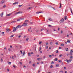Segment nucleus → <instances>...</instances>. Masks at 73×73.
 <instances>
[{
  "mask_svg": "<svg viewBox=\"0 0 73 73\" xmlns=\"http://www.w3.org/2000/svg\"><path fill=\"white\" fill-rule=\"evenodd\" d=\"M22 27H23V26L22 25H19L16 27V28H17L16 29H17L18 28H21Z\"/></svg>",
  "mask_w": 73,
  "mask_h": 73,
  "instance_id": "obj_1",
  "label": "nucleus"
},
{
  "mask_svg": "<svg viewBox=\"0 0 73 73\" xmlns=\"http://www.w3.org/2000/svg\"><path fill=\"white\" fill-rule=\"evenodd\" d=\"M28 25V23H27L25 22L22 24V26L26 27Z\"/></svg>",
  "mask_w": 73,
  "mask_h": 73,
  "instance_id": "obj_2",
  "label": "nucleus"
},
{
  "mask_svg": "<svg viewBox=\"0 0 73 73\" xmlns=\"http://www.w3.org/2000/svg\"><path fill=\"white\" fill-rule=\"evenodd\" d=\"M64 21V19L62 18V19L60 21V23H62Z\"/></svg>",
  "mask_w": 73,
  "mask_h": 73,
  "instance_id": "obj_3",
  "label": "nucleus"
},
{
  "mask_svg": "<svg viewBox=\"0 0 73 73\" xmlns=\"http://www.w3.org/2000/svg\"><path fill=\"white\" fill-rule=\"evenodd\" d=\"M22 13V12L21 11H19L18 12H17L16 13H15L14 14V15H16L17 14H19V13Z\"/></svg>",
  "mask_w": 73,
  "mask_h": 73,
  "instance_id": "obj_4",
  "label": "nucleus"
},
{
  "mask_svg": "<svg viewBox=\"0 0 73 73\" xmlns=\"http://www.w3.org/2000/svg\"><path fill=\"white\" fill-rule=\"evenodd\" d=\"M72 61V60L71 59H70L69 60H67V61H66V62H68V63H69V62H71Z\"/></svg>",
  "mask_w": 73,
  "mask_h": 73,
  "instance_id": "obj_5",
  "label": "nucleus"
},
{
  "mask_svg": "<svg viewBox=\"0 0 73 73\" xmlns=\"http://www.w3.org/2000/svg\"><path fill=\"white\" fill-rule=\"evenodd\" d=\"M16 31V29L15 27H13V32H15Z\"/></svg>",
  "mask_w": 73,
  "mask_h": 73,
  "instance_id": "obj_6",
  "label": "nucleus"
},
{
  "mask_svg": "<svg viewBox=\"0 0 73 73\" xmlns=\"http://www.w3.org/2000/svg\"><path fill=\"white\" fill-rule=\"evenodd\" d=\"M5 3V1L3 0L1 2V4H3V3Z\"/></svg>",
  "mask_w": 73,
  "mask_h": 73,
  "instance_id": "obj_7",
  "label": "nucleus"
},
{
  "mask_svg": "<svg viewBox=\"0 0 73 73\" xmlns=\"http://www.w3.org/2000/svg\"><path fill=\"white\" fill-rule=\"evenodd\" d=\"M10 31V30H9V29L8 28H7L6 29V32H9Z\"/></svg>",
  "mask_w": 73,
  "mask_h": 73,
  "instance_id": "obj_8",
  "label": "nucleus"
},
{
  "mask_svg": "<svg viewBox=\"0 0 73 73\" xmlns=\"http://www.w3.org/2000/svg\"><path fill=\"white\" fill-rule=\"evenodd\" d=\"M37 60L38 61L41 60H42V58H38L37 59Z\"/></svg>",
  "mask_w": 73,
  "mask_h": 73,
  "instance_id": "obj_9",
  "label": "nucleus"
},
{
  "mask_svg": "<svg viewBox=\"0 0 73 73\" xmlns=\"http://www.w3.org/2000/svg\"><path fill=\"white\" fill-rule=\"evenodd\" d=\"M23 19L22 18H20V19H17V21H20V20H23Z\"/></svg>",
  "mask_w": 73,
  "mask_h": 73,
  "instance_id": "obj_10",
  "label": "nucleus"
},
{
  "mask_svg": "<svg viewBox=\"0 0 73 73\" xmlns=\"http://www.w3.org/2000/svg\"><path fill=\"white\" fill-rule=\"evenodd\" d=\"M11 15H12L11 13L9 14H7L6 15V16H11Z\"/></svg>",
  "mask_w": 73,
  "mask_h": 73,
  "instance_id": "obj_11",
  "label": "nucleus"
},
{
  "mask_svg": "<svg viewBox=\"0 0 73 73\" xmlns=\"http://www.w3.org/2000/svg\"><path fill=\"white\" fill-rule=\"evenodd\" d=\"M40 13H42V12H36V14H39Z\"/></svg>",
  "mask_w": 73,
  "mask_h": 73,
  "instance_id": "obj_12",
  "label": "nucleus"
},
{
  "mask_svg": "<svg viewBox=\"0 0 73 73\" xmlns=\"http://www.w3.org/2000/svg\"><path fill=\"white\" fill-rule=\"evenodd\" d=\"M67 19H68V18L67 17V16H65L64 17V20H67Z\"/></svg>",
  "mask_w": 73,
  "mask_h": 73,
  "instance_id": "obj_13",
  "label": "nucleus"
},
{
  "mask_svg": "<svg viewBox=\"0 0 73 73\" xmlns=\"http://www.w3.org/2000/svg\"><path fill=\"white\" fill-rule=\"evenodd\" d=\"M48 20L50 21H52V19H51V18H50L49 19H48Z\"/></svg>",
  "mask_w": 73,
  "mask_h": 73,
  "instance_id": "obj_14",
  "label": "nucleus"
},
{
  "mask_svg": "<svg viewBox=\"0 0 73 73\" xmlns=\"http://www.w3.org/2000/svg\"><path fill=\"white\" fill-rule=\"evenodd\" d=\"M58 60V59L57 58H56L54 59V61H57Z\"/></svg>",
  "mask_w": 73,
  "mask_h": 73,
  "instance_id": "obj_15",
  "label": "nucleus"
},
{
  "mask_svg": "<svg viewBox=\"0 0 73 73\" xmlns=\"http://www.w3.org/2000/svg\"><path fill=\"white\" fill-rule=\"evenodd\" d=\"M1 17H3V13H1Z\"/></svg>",
  "mask_w": 73,
  "mask_h": 73,
  "instance_id": "obj_16",
  "label": "nucleus"
},
{
  "mask_svg": "<svg viewBox=\"0 0 73 73\" xmlns=\"http://www.w3.org/2000/svg\"><path fill=\"white\" fill-rule=\"evenodd\" d=\"M59 56L60 57H61L63 56V55L62 54H60L59 55Z\"/></svg>",
  "mask_w": 73,
  "mask_h": 73,
  "instance_id": "obj_17",
  "label": "nucleus"
},
{
  "mask_svg": "<svg viewBox=\"0 0 73 73\" xmlns=\"http://www.w3.org/2000/svg\"><path fill=\"white\" fill-rule=\"evenodd\" d=\"M41 43H42V42L41 41H40L39 42V44H40V45H41Z\"/></svg>",
  "mask_w": 73,
  "mask_h": 73,
  "instance_id": "obj_18",
  "label": "nucleus"
},
{
  "mask_svg": "<svg viewBox=\"0 0 73 73\" xmlns=\"http://www.w3.org/2000/svg\"><path fill=\"white\" fill-rule=\"evenodd\" d=\"M65 50L66 51H69V49H68V48H66Z\"/></svg>",
  "mask_w": 73,
  "mask_h": 73,
  "instance_id": "obj_19",
  "label": "nucleus"
},
{
  "mask_svg": "<svg viewBox=\"0 0 73 73\" xmlns=\"http://www.w3.org/2000/svg\"><path fill=\"white\" fill-rule=\"evenodd\" d=\"M16 21H13L12 22H11V23H16Z\"/></svg>",
  "mask_w": 73,
  "mask_h": 73,
  "instance_id": "obj_20",
  "label": "nucleus"
},
{
  "mask_svg": "<svg viewBox=\"0 0 73 73\" xmlns=\"http://www.w3.org/2000/svg\"><path fill=\"white\" fill-rule=\"evenodd\" d=\"M61 46H64V44L63 43H62L61 44Z\"/></svg>",
  "mask_w": 73,
  "mask_h": 73,
  "instance_id": "obj_21",
  "label": "nucleus"
},
{
  "mask_svg": "<svg viewBox=\"0 0 73 73\" xmlns=\"http://www.w3.org/2000/svg\"><path fill=\"white\" fill-rule=\"evenodd\" d=\"M70 58H71V59L73 58V56H70Z\"/></svg>",
  "mask_w": 73,
  "mask_h": 73,
  "instance_id": "obj_22",
  "label": "nucleus"
},
{
  "mask_svg": "<svg viewBox=\"0 0 73 73\" xmlns=\"http://www.w3.org/2000/svg\"><path fill=\"white\" fill-rule=\"evenodd\" d=\"M56 67H58L59 66V64H57L56 65Z\"/></svg>",
  "mask_w": 73,
  "mask_h": 73,
  "instance_id": "obj_23",
  "label": "nucleus"
},
{
  "mask_svg": "<svg viewBox=\"0 0 73 73\" xmlns=\"http://www.w3.org/2000/svg\"><path fill=\"white\" fill-rule=\"evenodd\" d=\"M28 54L29 56H31V54L30 53H29Z\"/></svg>",
  "mask_w": 73,
  "mask_h": 73,
  "instance_id": "obj_24",
  "label": "nucleus"
},
{
  "mask_svg": "<svg viewBox=\"0 0 73 73\" xmlns=\"http://www.w3.org/2000/svg\"><path fill=\"white\" fill-rule=\"evenodd\" d=\"M29 21L28 20H26L25 21V23H28Z\"/></svg>",
  "mask_w": 73,
  "mask_h": 73,
  "instance_id": "obj_25",
  "label": "nucleus"
},
{
  "mask_svg": "<svg viewBox=\"0 0 73 73\" xmlns=\"http://www.w3.org/2000/svg\"><path fill=\"white\" fill-rule=\"evenodd\" d=\"M29 40V38H26V41H28V40Z\"/></svg>",
  "mask_w": 73,
  "mask_h": 73,
  "instance_id": "obj_26",
  "label": "nucleus"
},
{
  "mask_svg": "<svg viewBox=\"0 0 73 73\" xmlns=\"http://www.w3.org/2000/svg\"><path fill=\"white\" fill-rule=\"evenodd\" d=\"M39 51H40V50H41V47H40L39 48Z\"/></svg>",
  "mask_w": 73,
  "mask_h": 73,
  "instance_id": "obj_27",
  "label": "nucleus"
},
{
  "mask_svg": "<svg viewBox=\"0 0 73 73\" xmlns=\"http://www.w3.org/2000/svg\"><path fill=\"white\" fill-rule=\"evenodd\" d=\"M67 42H68L69 43H70V40H68L67 41Z\"/></svg>",
  "mask_w": 73,
  "mask_h": 73,
  "instance_id": "obj_28",
  "label": "nucleus"
},
{
  "mask_svg": "<svg viewBox=\"0 0 73 73\" xmlns=\"http://www.w3.org/2000/svg\"><path fill=\"white\" fill-rule=\"evenodd\" d=\"M31 8H32V7H29V8H28V9H31Z\"/></svg>",
  "mask_w": 73,
  "mask_h": 73,
  "instance_id": "obj_29",
  "label": "nucleus"
},
{
  "mask_svg": "<svg viewBox=\"0 0 73 73\" xmlns=\"http://www.w3.org/2000/svg\"><path fill=\"white\" fill-rule=\"evenodd\" d=\"M3 62V59L1 58V62Z\"/></svg>",
  "mask_w": 73,
  "mask_h": 73,
  "instance_id": "obj_30",
  "label": "nucleus"
},
{
  "mask_svg": "<svg viewBox=\"0 0 73 73\" xmlns=\"http://www.w3.org/2000/svg\"><path fill=\"white\" fill-rule=\"evenodd\" d=\"M73 54H72V52H70V53L69 54V55H70L71 56H72V55Z\"/></svg>",
  "mask_w": 73,
  "mask_h": 73,
  "instance_id": "obj_31",
  "label": "nucleus"
},
{
  "mask_svg": "<svg viewBox=\"0 0 73 73\" xmlns=\"http://www.w3.org/2000/svg\"><path fill=\"white\" fill-rule=\"evenodd\" d=\"M33 66H34V67H35V66H36V65L35 64H33Z\"/></svg>",
  "mask_w": 73,
  "mask_h": 73,
  "instance_id": "obj_32",
  "label": "nucleus"
},
{
  "mask_svg": "<svg viewBox=\"0 0 73 73\" xmlns=\"http://www.w3.org/2000/svg\"><path fill=\"white\" fill-rule=\"evenodd\" d=\"M13 67L14 68H16V66H15V65H13Z\"/></svg>",
  "mask_w": 73,
  "mask_h": 73,
  "instance_id": "obj_33",
  "label": "nucleus"
},
{
  "mask_svg": "<svg viewBox=\"0 0 73 73\" xmlns=\"http://www.w3.org/2000/svg\"><path fill=\"white\" fill-rule=\"evenodd\" d=\"M19 63H20V64L22 65H23V63H22V62H19Z\"/></svg>",
  "mask_w": 73,
  "mask_h": 73,
  "instance_id": "obj_34",
  "label": "nucleus"
},
{
  "mask_svg": "<svg viewBox=\"0 0 73 73\" xmlns=\"http://www.w3.org/2000/svg\"><path fill=\"white\" fill-rule=\"evenodd\" d=\"M8 50L9 52H11V48H9L8 49Z\"/></svg>",
  "mask_w": 73,
  "mask_h": 73,
  "instance_id": "obj_35",
  "label": "nucleus"
},
{
  "mask_svg": "<svg viewBox=\"0 0 73 73\" xmlns=\"http://www.w3.org/2000/svg\"><path fill=\"white\" fill-rule=\"evenodd\" d=\"M21 37V35H19L18 36L19 38H20Z\"/></svg>",
  "mask_w": 73,
  "mask_h": 73,
  "instance_id": "obj_36",
  "label": "nucleus"
},
{
  "mask_svg": "<svg viewBox=\"0 0 73 73\" xmlns=\"http://www.w3.org/2000/svg\"><path fill=\"white\" fill-rule=\"evenodd\" d=\"M52 8L54 9V10H56V9H55V8L54 7H52Z\"/></svg>",
  "mask_w": 73,
  "mask_h": 73,
  "instance_id": "obj_37",
  "label": "nucleus"
},
{
  "mask_svg": "<svg viewBox=\"0 0 73 73\" xmlns=\"http://www.w3.org/2000/svg\"><path fill=\"white\" fill-rule=\"evenodd\" d=\"M49 56L50 58H51V57H52V56L50 55H49Z\"/></svg>",
  "mask_w": 73,
  "mask_h": 73,
  "instance_id": "obj_38",
  "label": "nucleus"
},
{
  "mask_svg": "<svg viewBox=\"0 0 73 73\" xmlns=\"http://www.w3.org/2000/svg\"><path fill=\"white\" fill-rule=\"evenodd\" d=\"M63 33V31H62L61 30V33L62 34Z\"/></svg>",
  "mask_w": 73,
  "mask_h": 73,
  "instance_id": "obj_39",
  "label": "nucleus"
},
{
  "mask_svg": "<svg viewBox=\"0 0 73 73\" xmlns=\"http://www.w3.org/2000/svg\"><path fill=\"white\" fill-rule=\"evenodd\" d=\"M52 44H53V42H50V45H52Z\"/></svg>",
  "mask_w": 73,
  "mask_h": 73,
  "instance_id": "obj_40",
  "label": "nucleus"
},
{
  "mask_svg": "<svg viewBox=\"0 0 73 73\" xmlns=\"http://www.w3.org/2000/svg\"><path fill=\"white\" fill-rule=\"evenodd\" d=\"M56 52L57 53H58V50H56Z\"/></svg>",
  "mask_w": 73,
  "mask_h": 73,
  "instance_id": "obj_41",
  "label": "nucleus"
},
{
  "mask_svg": "<svg viewBox=\"0 0 73 73\" xmlns=\"http://www.w3.org/2000/svg\"><path fill=\"white\" fill-rule=\"evenodd\" d=\"M46 45H48V43L47 42L46 43Z\"/></svg>",
  "mask_w": 73,
  "mask_h": 73,
  "instance_id": "obj_42",
  "label": "nucleus"
},
{
  "mask_svg": "<svg viewBox=\"0 0 73 73\" xmlns=\"http://www.w3.org/2000/svg\"><path fill=\"white\" fill-rule=\"evenodd\" d=\"M14 36V35H11V36H10V37H13V36Z\"/></svg>",
  "mask_w": 73,
  "mask_h": 73,
  "instance_id": "obj_43",
  "label": "nucleus"
},
{
  "mask_svg": "<svg viewBox=\"0 0 73 73\" xmlns=\"http://www.w3.org/2000/svg\"><path fill=\"white\" fill-rule=\"evenodd\" d=\"M73 50H72L70 51V52L73 53Z\"/></svg>",
  "mask_w": 73,
  "mask_h": 73,
  "instance_id": "obj_44",
  "label": "nucleus"
},
{
  "mask_svg": "<svg viewBox=\"0 0 73 73\" xmlns=\"http://www.w3.org/2000/svg\"><path fill=\"white\" fill-rule=\"evenodd\" d=\"M21 6H23L22 5H19V7H21Z\"/></svg>",
  "mask_w": 73,
  "mask_h": 73,
  "instance_id": "obj_45",
  "label": "nucleus"
},
{
  "mask_svg": "<svg viewBox=\"0 0 73 73\" xmlns=\"http://www.w3.org/2000/svg\"><path fill=\"white\" fill-rule=\"evenodd\" d=\"M70 10L71 11V12H72V8H70Z\"/></svg>",
  "mask_w": 73,
  "mask_h": 73,
  "instance_id": "obj_46",
  "label": "nucleus"
},
{
  "mask_svg": "<svg viewBox=\"0 0 73 73\" xmlns=\"http://www.w3.org/2000/svg\"><path fill=\"white\" fill-rule=\"evenodd\" d=\"M46 49H48V46H46Z\"/></svg>",
  "mask_w": 73,
  "mask_h": 73,
  "instance_id": "obj_47",
  "label": "nucleus"
},
{
  "mask_svg": "<svg viewBox=\"0 0 73 73\" xmlns=\"http://www.w3.org/2000/svg\"><path fill=\"white\" fill-rule=\"evenodd\" d=\"M58 42H56L55 44H56V45H58Z\"/></svg>",
  "mask_w": 73,
  "mask_h": 73,
  "instance_id": "obj_48",
  "label": "nucleus"
},
{
  "mask_svg": "<svg viewBox=\"0 0 73 73\" xmlns=\"http://www.w3.org/2000/svg\"><path fill=\"white\" fill-rule=\"evenodd\" d=\"M54 63V62L53 61H52V62H51V64Z\"/></svg>",
  "mask_w": 73,
  "mask_h": 73,
  "instance_id": "obj_49",
  "label": "nucleus"
},
{
  "mask_svg": "<svg viewBox=\"0 0 73 73\" xmlns=\"http://www.w3.org/2000/svg\"><path fill=\"white\" fill-rule=\"evenodd\" d=\"M7 72H9V69H7Z\"/></svg>",
  "mask_w": 73,
  "mask_h": 73,
  "instance_id": "obj_50",
  "label": "nucleus"
},
{
  "mask_svg": "<svg viewBox=\"0 0 73 73\" xmlns=\"http://www.w3.org/2000/svg\"><path fill=\"white\" fill-rule=\"evenodd\" d=\"M50 68H53V66L51 65V66H50Z\"/></svg>",
  "mask_w": 73,
  "mask_h": 73,
  "instance_id": "obj_51",
  "label": "nucleus"
},
{
  "mask_svg": "<svg viewBox=\"0 0 73 73\" xmlns=\"http://www.w3.org/2000/svg\"><path fill=\"white\" fill-rule=\"evenodd\" d=\"M6 7V6L5 5H4L3 6V8H5Z\"/></svg>",
  "mask_w": 73,
  "mask_h": 73,
  "instance_id": "obj_52",
  "label": "nucleus"
},
{
  "mask_svg": "<svg viewBox=\"0 0 73 73\" xmlns=\"http://www.w3.org/2000/svg\"><path fill=\"white\" fill-rule=\"evenodd\" d=\"M4 32H2L1 33L2 35H3V34H4Z\"/></svg>",
  "mask_w": 73,
  "mask_h": 73,
  "instance_id": "obj_53",
  "label": "nucleus"
},
{
  "mask_svg": "<svg viewBox=\"0 0 73 73\" xmlns=\"http://www.w3.org/2000/svg\"><path fill=\"white\" fill-rule=\"evenodd\" d=\"M58 61L60 62H61V60H59Z\"/></svg>",
  "mask_w": 73,
  "mask_h": 73,
  "instance_id": "obj_54",
  "label": "nucleus"
},
{
  "mask_svg": "<svg viewBox=\"0 0 73 73\" xmlns=\"http://www.w3.org/2000/svg\"><path fill=\"white\" fill-rule=\"evenodd\" d=\"M60 72H61V73H64V72H63V71H60Z\"/></svg>",
  "mask_w": 73,
  "mask_h": 73,
  "instance_id": "obj_55",
  "label": "nucleus"
},
{
  "mask_svg": "<svg viewBox=\"0 0 73 73\" xmlns=\"http://www.w3.org/2000/svg\"><path fill=\"white\" fill-rule=\"evenodd\" d=\"M36 32L38 33V30H36Z\"/></svg>",
  "mask_w": 73,
  "mask_h": 73,
  "instance_id": "obj_56",
  "label": "nucleus"
},
{
  "mask_svg": "<svg viewBox=\"0 0 73 73\" xmlns=\"http://www.w3.org/2000/svg\"><path fill=\"white\" fill-rule=\"evenodd\" d=\"M9 65H11V62H9Z\"/></svg>",
  "mask_w": 73,
  "mask_h": 73,
  "instance_id": "obj_57",
  "label": "nucleus"
},
{
  "mask_svg": "<svg viewBox=\"0 0 73 73\" xmlns=\"http://www.w3.org/2000/svg\"><path fill=\"white\" fill-rule=\"evenodd\" d=\"M48 27H52V26L51 25H48Z\"/></svg>",
  "mask_w": 73,
  "mask_h": 73,
  "instance_id": "obj_58",
  "label": "nucleus"
},
{
  "mask_svg": "<svg viewBox=\"0 0 73 73\" xmlns=\"http://www.w3.org/2000/svg\"><path fill=\"white\" fill-rule=\"evenodd\" d=\"M15 4H18V2H15Z\"/></svg>",
  "mask_w": 73,
  "mask_h": 73,
  "instance_id": "obj_59",
  "label": "nucleus"
},
{
  "mask_svg": "<svg viewBox=\"0 0 73 73\" xmlns=\"http://www.w3.org/2000/svg\"><path fill=\"white\" fill-rule=\"evenodd\" d=\"M4 49L5 50H7V48L6 47H5Z\"/></svg>",
  "mask_w": 73,
  "mask_h": 73,
  "instance_id": "obj_60",
  "label": "nucleus"
},
{
  "mask_svg": "<svg viewBox=\"0 0 73 73\" xmlns=\"http://www.w3.org/2000/svg\"><path fill=\"white\" fill-rule=\"evenodd\" d=\"M61 8V5H60V6L59 7V8Z\"/></svg>",
  "mask_w": 73,
  "mask_h": 73,
  "instance_id": "obj_61",
  "label": "nucleus"
},
{
  "mask_svg": "<svg viewBox=\"0 0 73 73\" xmlns=\"http://www.w3.org/2000/svg\"><path fill=\"white\" fill-rule=\"evenodd\" d=\"M12 58H13V59H14V56H12Z\"/></svg>",
  "mask_w": 73,
  "mask_h": 73,
  "instance_id": "obj_62",
  "label": "nucleus"
},
{
  "mask_svg": "<svg viewBox=\"0 0 73 73\" xmlns=\"http://www.w3.org/2000/svg\"><path fill=\"white\" fill-rule=\"evenodd\" d=\"M58 31H59V30H60V28L58 27Z\"/></svg>",
  "mask_w": 73,
  "mask_h": 73,
  "instance_id": "obj_63",
  "label": "nucleus"
},
{
  "mask_svg": "<svg viewBox=\"0 0 73 73\" xmlns=\"http://www.w3.org/2000/svg\"><path fill=\"white\" fill-rule=\"evenodd\" d=\"M65 73H67V71H65Z\"/></svg>",
  "mask_w": 73,
  "mask_h": 73,
  "instance_id": "obj_64",
  "label": "nucleus"
}]
</instances>
